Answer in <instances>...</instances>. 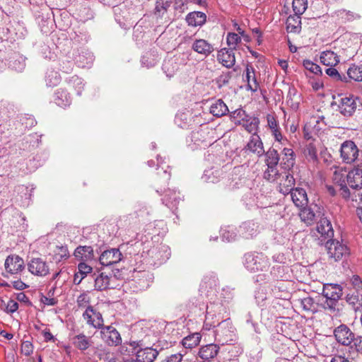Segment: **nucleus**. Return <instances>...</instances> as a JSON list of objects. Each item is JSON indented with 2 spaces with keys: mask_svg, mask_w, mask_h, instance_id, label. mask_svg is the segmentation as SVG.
I'll list each match as a JSON object with an SVG mask.
<instances>
[{
  "mask_svg": "<svg viewBox=\"0 0 362 362\" xmlns=\"http://www.w3.org/2000/svg\"><path fill=\"white\" fill-rule=\"evenodd\" d=\"M244 264L251 272L267 271L269 267L268 258L262 253H247L245 255Z\"/></svg>",
  "mask_w": 362,
  "mask_h": 362,
  "instance_id": "1",
  "label": "nucleus"
},
{
  "mask_svg": "<svg viewBox=\"0 0 362 362\" xmlns=\"http://www.w3.org/2000/svg\"><path fill=\"white\" fill-rule=\"evenodd\" d=\"M69 252L67 247L66 246H60L57 247L55 251V254L54 255V259L57 262H59L63 259H66L69 257Z\"/></svg>",
  "mask_w": 362,
  "mask_h": 362,
  "instance_id": "46",
  "label": "nucleus"
},
{
  "mask_svg": "<svg viewBox=\"0 0 362 362\" xmlns=\"http://www.w3.org/2000/svg\"><path fill=\"white\" fill-rule=\"evenodd\" d=\"M264 155L265 156V163L267 165H278L280 156L276 149L270 148L267 152L264 151Z\"/></svg>",
  "mask_w": 362,
  "mask_h": 362,
  "instance_id": "38",
  "label": "nucleus"
},
{
  "mask_svg": "<svg viewBox=\"0 0 362 362\" xmlns=\"http://www.w3.org/2000/svg\"><path fill=\"white\" fill-rule=\"evenodd\" d=\"M78 273L81 274V278L77 284H79L86 276L92 272V267L84 262H81L78 265Z\"/></svg>",
  "mask_w": 362,
  "mask_h": 362,
  "instance_id": "57",
  "label": "nucleus"
},
{
  "mask_svg": "<svg viewBox=\"0 0 362 362\" xmlns=\"http://www.w3.org/2000/svg\"><path fill=\"white\" fill-rule=\"evenodd\" d=\"M220 347L215 344H209L202 346L199 351V356L204 361L210 362L211 359L214 358L219 352Z\"/></svg>",
  "mask_w": 362,
  "mask_h": 362,
  "instance_id": "17",
  "label": "nucleus"
},
{
  "mask_svg": "<svg viewBox=\"0 0 362 362\" xmlns=\"http://www.w3.org/2000/svg\"><path fill=\"white\" fill-rule=\"evenodd\" d=\"M356 100L354 95L341 98L339 105L340 113L344 116L352 115L357 107Z\"/></svg>",
  "mask_w": 362,
  "mask_h": 362,
  "instance_id": "14",
  "label": "nucleus"
},
{
  "mask_svg": "<svg viewBox=\"0 0 362 362\" xmlns=\"http://www.w3.org/2000/svg\"><path fill=\"white\" fill-rule=\"evenodd\" d=\"M74 256L77 259L87 261L93 259V249L90 246H79L74 251Z\"/></svg>",
  "mask_w": 362,
  "mask_h": 362,
  "instance_id": "32",
  "label": "nucleus"
},
{
  "mask_svg": "<svg viewBox=\"0 0 362 362\" xmlns=\"http://www.w3.org/2000/svg\"><path fill=\"white\" fill-rule=\"evenodd\" d=\"M183 355L180 353L172 354L168 356L165 359L166 362H182Z\"/></svg>",
  "mask_w": 362,
  "mask_h": 362,
  "instance_id": "64",
  "label": "nucleus"
},
{
  "mask_svg": "<svg viewBox=\"0 0 362 362\" xmlns=\"http://www.w3.org/2000/svg\"><path fill=\"white\" fill-rule=\"evenodd\" d=\"M226 40L228 45L230 47V49L233 50L236 48L238 43L241 41L240 37L235 33H229Z\"/></svg>",
  "mask_w": 362,
  "mask_h": 362,
  "instance_id": "51",
  "label": "nucleus"
},
{
  "mask_svg": "<svg viewBox=\"0 0 362 362\" xmlns=\"http://www.w3.org/2000/svg\"><path fill=\"white\" fill-rule=\"evenodd\" d=\"M90 301V298L86 293L80 294L76 299V303L78 307L86 309L87 308V307H92L91 305H89Z\"/></svg>",
  "mask_w": 362,
  "mask_h": 362,
  "instance_id": "53",
  "label": "nucleus"
},
{
  "mask_svg": "<svg viewBox=\"0 0 362 362\" xmlns=\"http://www.w3.org/2000/svg\"><path fill=\"white\" fill-rule=\"evenodd\" d=\"M259 124V119L256 117L252 118L250 121L246 119V123L243 124L245 130L249 133L257 135L256 132Z\"/></svg>",
  "mask_w": 362,
  "mask_h": 362,
  "instance_id": "52",
  "label": "nucleus"
},
{
  "mask_svg": "<svg viewBox=\"0 0 362 362\" xmlns=\"http://www.w3.org/2000/svg\"><path fill=\"white\" fill-rule=\"evenodd\" d=\"M304 155L309 161L315 162L317 159L315 146L312 144L307 145L304 149Z\"/></svg>",
  "mask_w": 362,
  "mask_h": 362,
  "instance_id": "48",
  "label": "nucleus"
},
{
  "mask_svg": "<svg viewBox=\"0 0 362 362\" xmlns=\"http://www.w3.org/2000/svg\"><path fill=\"white\" fill-rule=\"evenodd\" d=\"M293 10L296 15H302L307 8L306 0H293Z\"/></svg>",
  "mask_w": 362,
  "mask_h": 362,
  "instance_id": "47",
  "label": "nucleus"
},
{
  "mask_svg": "<svg viewBox=\"0 0 362 362\" xmlns=\"http://www.w3.org/2000/svg\"><path fill=\"white\" fill-rule=\"evenodd\" d=\"M82 316L88 325L96 329L103 327L104 322L102 314L93 307H87Z\"/></svg>",
  "mask_w": 362,
  "mask_h": 362,
  "instance_id": "7",
  "label": "nucleus"
},
{
  "mask_svg": "<svg viewBox=\"0 0 362 362\" xmlns=\"http://www.w3.org/2000/svg\"><path fill=\"white\" fill-rule=\"evenodd\" d=\"M325 248L329 258L334 262L339 261L349 255L347 246L342 242L332 238L325 242Z\"/></svg>",
  "mask_w": 362,
  "mask_h": 362,
  "instance_id": "2",
  "label": "nucleus"
},
{
  "mask_svg": "<svg viewBox=\"0 0 362 362\" xmlns=\"http://www.w3.org/2000/svg\"><path fill=\"white\" fill-rule=\"evenodd\" d=\"M334 334L336 340L344 346L350 345L355 337V334L345 325H341L335 328Z\"/></svg>",
  "mask_w": 362,
  "mask_h": 362,
  "instance_id": "9",
  "label": "nucleus"
},
{
  "mask_svg": "<svg viewBox=\"0 0 362 362\" xmlns=\"http://www.w3.org/2000/svg\"><path fill=\"white\" fill-rule=\"evenodd\" d=\"M123 255L119 249L112 248L104 251L100 256L99 261L103 266H110L119 262Z\"/></svg>",
  "mask_w": 362,
  "mask_h": 362,
  "instance_id": "10",
  "label": "nucleus"
},
{
  "mask_svg": "<svg viewBox=\"0 0 362 362\" xmlns=\"http://www.w3.org/2000/svg\"><path fill=\"white\" fill-rule=\"evenodd\" d=\"M73 345L81 351L87 350L91 345L90 338L83 333L74 336L71 339Z\"/></svg>",
  "mask_w": 362,
  "mask_h": 362,
  "instance_id": "29",
  "label": "nucleus"
},
{
  "mask_svg": "<svg viewBox=\"0 0 362 362\" xmlns=\"http://www.w3.org/2000/svg\"><path fill=\"white\" fill-rule=\"evenodd\" d=\"M336 15L339 19H341L342 22L344 23L358 20L361 18V16L358 13L345 9L337 11Z\"/></svg>",
  "mask_w": 362,
  "mask_h": 362,
  "instance_id": "39",
  "label": "nucleus"
},
{
  "mask_svg": "<svg viewBox=\"0 0 362 362\" xmlns=\"http://www.w3.org/2000/svg\"><path fill=\"white\" fill-rule=\"evenodd\" d=\"M158 351L151 347L141 349L136 352L137 362H153L157 357Z\"/></svg>",
  "mask_w": 362,
  "mask_h": 362,
  "instance_id": "22",
  "label": "nucleus"
},
{
  "mask_svg": "<svg viewBox=\"0 0 362 362\" xmlns=\"http://www.w3.org/2000/svg\"><path fill=\"white\" fill-rule=\"evenodd\" d=\"M163 203L165 204L169 209L174 210L181 201L180 192H177L174 189H168L165 192L163 198L162 199Z\"/></svg>",
  "mask_w": 362,
  "mask_h": 362,
  "instance_id": "19",
  "label": "nucleus"
},
{
  "mask_svg": "<svg viewBox=\"0 0 362 362\" xmlns=\"http://www.w3.org/2000/svg\"><path fill=\"white\" fill-rule=\"evenodd\" d=\"M286 30L288 33H299L301 30V18L300 15L290 16L286 20Z\"/></svg>",
  "mask_w": 362,
  "mask_h": 362,
  "instance_id": "31",
  "label": "nucleus"
},
{
  "mask_svg": "<svg viewBox=\"0 0 362 362\" xmlns=\"http://www.w3.org/2000/svg\"><path fill=\"white\" fill-rule=\"evenodd\" d=\"M6 271L11 274H17L25 268L23 259L18 255H11L6 257L4 263Z\"/></svg>",
  "mask_w": 362,
  "mask_h": 362,
  "instance_id": "8",
  "label": "nucleus"
},
{
  "mask_svg": "<svg viewBox=\"0 0 362 362\" xmlns=\"http://www.w3.org/2000/svg\"><path fill=\"white\" fill-rule=\"evenodd\" d=\"M101 334L103 340L110 346H116L121 343L122 339L119 333L112 326H103Z\"/></svg>",
  "mask_w": 362,
  "mask_h": 362,
  "instance_id": "12",
  "label": "nucleus"
},
{
  "mask_svg": "<svg viewBox=\"0 0 362 362\" xmlns=\"http://www.w3.org/2000/svg\"><path fill=\"white\" fill-rule=\"evenodd\" d=\"M349 78L356 81H362V66L353 64L347 70Z\"/></svg>",
  "mask_w": 362,
  "mask_h": 362,
  "instance_id": "45",
  "label": "nucleus"
},
{
  "mask_svg": "<svg viewBox=\"0 0 362 362\" xmlns=\"http://www.w3.org/2000/svg\"><path fill=\"white\" fill-rule=\"evenodd\" d=\"M246 148L258 157L264 153L263 143L258 135H252L246 146Z\"/></svg>",
  "mask_w": 362,
  "mask_h": 362,
  "instance_id": "25",
  "label": "nucleus"
},
{
  "mask_svg": "<svg viewBox=\"0 0 362 362\" xmlns=\"http://www.w3.org/2000/svg\"><path fill=\"white\" fill-rule=\"evenodd\" d=\"M234 328L232 325V322L229 319L222 320L220 323H218V328L216 330V336L218 338L219 341L223 343H228L232 340L233 336Z\"/></svg>",
  "mask_w": 362,
  "mask_h": 362,
  "instance_id": "5",
  "label": "nucleus"
},
{
  "mask_svg": "<svg viewBox=\"0 0 362 362\" xmlns=\"http://www.w3.org/2000/svg\"><path fill=\"white\" fill-rule=\"evenodd\" d=\"M54 100L57 105L60 107H66L70 105L71 101L70 95L62 88L56 91Z\"/></svg>",
  "mask_w": 362,
  "mask_h": 362,
  "instance_id": "35",
  "label": "nucleus"
},
{
  "mask_svg": "<svg viewBox=\"0 0 362 362\" xmlns=\"http://www.w3.org/2000/svg\"><path fill=\"white\" fill-rule=\"evenodd\" d=\"M302 208L303 209L299 214L301 221L307 225H311L316 216L314 209H313L311 206L306 207L305 206Z\"/></svg>",
  "mask_w": 362,
  "mask_h": 362,
  "instance_id": "36",
  "label": "nucleus"
},
{
  "mask_svg": "<svg viewBox=\"0 0 362 362\" xmlns=\"http://www.w3.org/2000/svg\"><path fill=\"white\" fill-rule=\"evenodd\" d=\"M316 230L320 234V238H322L321 242L334 237V230L332 223L330 221L325 217L321 218L317 222Z\"/></svg>",
  "mask_w": 362,
  "mask_h": 362,
  "instance_id": "13",
  "label": "nucleus"
},
{
  "mask_svg": "<svg viewBox=\"0 0 362 362\" xmlns=\"http://www.w3.org/2000/svg\"><path fill=\"white\" fill-rule=\"evenodd\" d=\"M172 0H156L153 15L156 18L165 20V22L170 21L168 12L172 5Z\"/></svg>",
  "mask_w": 362,
  "mask_h": 362,
  "instance_id": "15",
  "label": "nucleus"
},
{
  "mask_svg": "<svg viewBox=\"0 0 362 362\" xmlns=\"http://www.w3.org/2000/svg\"><path fill=\"white\" fill-rule=\"evenodd\" d=\"M246 81L247 82V88L252 92H255L259 88V83L257 81L254 68L251 66L246 67Z\"/></svg>",
  "mask_w": 362,
  "mask_h": 362,
  "instance_id": "34",
  "label": "nucleus"
},
{
  "mask_svg": "<svg viewBox=\"0 0 362 362\" xmlns=\"http://www.w3.org/2000/svg\"><path fill=\"white\" fill-rule=\"evenodd\" d=\"M322 295L327 298V305L332 307L341 297L342 289L337 284H325L323 286Z\"/></svg>",
  "mask_w": 362,
  "mask_h": 362,
  "instance_id": "6",
  "label": "nucleus"
},
{
  "mask_svg": "<svg viewBox=\"0 0 362 362\" xmlns=\"http://www.w3.org/2000/svg\"><path fill=\"white\" fill-rule=\"evenodd\" d=\"M281 166L287 170H291L295 165L296 156L294 151L290 148H284L281 151Z\"/></svg>",
  "mask_w": 362,
  "mask_h": 362,
  "instance_id": "21",
  "label": "nucleus"
},
{
  "mask_svg": "<svg viewBox=\"0 0 362 362\" xmlns=\"http://www.w3.org/2000/svg\"><path fill=\"white\" fill-rule=\"evenodd\" d=\"M201 335L198 332L189 334L182 340V344L185 349H191L197 346L201 341Z\"/></svg>",
  "mask_w": 362,
  "mask_h": 362,
  "instance_id": "37",
  "label": "nucleus"
},
{
  "mask_svg": "<svg viewBox=\"0 0 362 362\" xmlns=\"http://www.w3.org/2000/svg\"><path fill=\"white\" fill-rule=\"evenodd\" d=\"M258 232V226L253 221H247L240 226L238 233L240 236L248 239L256 235Z\"/></svg>",
  "mask_w": 362,
  "mask_h": 362,
  "instance_id": "24",
  "label": "nucleus"
},
{
  "mask_svg": "<svg viewBox=\"0 0 362 362\" xmlns=\"http://www.w3.org/2000/svg\"><path fill=\"white\" fill-rule=\"evenodd\" d=\"M346 170L342 168H335V170L333 174V181L338 187V192L339 195L345 199H349L351 197V192L346 186Z\"/></svg>",
  "mask_w": 362,
  "mask_h": 362,
  "instance_id": "3",
  "label": "nucleus"
},
{
  "mask_svg": "<svg viewBox=\"0 0 362 362\" xmlns=\"http://www.w3.org/2000/svg\"><path fill=\"white\" fill-rule=\"evenodd\" d=\"M68 83L76 89L78 95H80L81 94V91L83 88V83L81 78L77 76H73L69 79Z\"/></svg>",
  "mask_w": 362,
  "mask_h": 362,
  "instance_id": "50",
  "label": "nucleus"
},
{
  "mask_svg": "<svg viewBox=\"0 0 362 362\" xmlns=\"http://www.w3.org/2000/svg\"><path fill=\"white\" fill-rule=\"evenodd\" d=\"M60 74L54 70H48L45 76L46 85L49 87L57 86L61 81Z\"/></svg>",
  "mask_w": 362,
  "mask_h": 362,
  "instance_id": "40",
  "label": "nucleus"
},
{
  "mask_svg": "<svg viewBox=\"0 0 362 362\" xmlns=\"http://www.w3.org/2000/svg\"><path fill=\"white\" fill-rule=\"evenodd\" d=\"M230 118L235 124H240L241 121L246 120L247 115L244 110L238 108L230 112Z\"/></svg>",
  "mask_w": 362,
  "mask_h": 362,
  "instance_id": "49",
  "label": "nucleus"
},
{
  "mask_svg": "<svg viewBox=\"0 0 362 362\" xmlns=\"http://www.w3.org/2000/svg\"><path fill=\"white\" fill-rule=\"evenodd\" d=\"M236 233L233 231V230H224L222 233V238L223 240H226L228 242H230L235 240Z\"/></svg>",
  "mask_w": 362,
  "mask_h": 362,
  "instance_id": "62",
  "label": "nucleus"
},
{
  "mask_svg": "<svg viewBox=\"0 0 362 362\" xmlns=\"http://www.w3.org/2000/svg\"><path fill=\"white\" fill-rule=\"evenodd\" d=\"M218 61L226 68H231L235 63V57L233 49L223 48L218 51Z\"/></svg>",
  "mask_w": 362,
  "mask_h": 362,
  "instance_id": "18",
  "label": "nucleus"
},
{
  "mask_svg": "<svg viewBox=\"0 0 362 362\" xmlns=\"http://www.w3.org/2000/svg\"><path fill=\"white\" fill-rule=\"evenodd\" d=\"M346 301L349 305H351L353 309L356 311L359 310L362 308V295L359 296L356 294H348L346 296Z\"/></svg>",
  "mask_w": 362,
  "mask_h": 362,
  "instance_id": "44",
  "label": "nucleus"
},
{
  "mask_svg": "<svg viewBox=\"0 0 362 362\" xmlns=\"http://www.w3.org/2000/svg\"><path fill=\"white\" fill-rule=\"evenodd\" d=\"M267 168L264 172V178L269 182H275L280 177L277 165H267Z\"/></svg>",
  "mask_w": 362,
  "mask_h": 362,
  "instance_id": "43",
  "label": "nucleus"
},
{
  "mask_svg": "<svg viewBox=\"0 0 362 362\" xmlns=\"http://www.w3.org/2000/svg\"><path fill=\"white\" fill-rule=\"evenodd\" d=\"M303 66L305 67V69L315 74L321 73V68L320 67V66L313 63L310 60H304Z\"/></svg>",
  "mask_w": 362,
  "mask_h": 362,
  "instance_id": "59",
  "label": "nucleus"
},
{
  "mask_svg": "<svg viewBox=\"0 0 362 362\" xmlns=\"http://www.w3.org/2000/svg\"><path fill=\"white\" fill-rule=\"evenodd\" d=\"M358 152L359 151L357 146L352 141H346L341 145V158L346 163L355 162L358 158Z\"/></svg>",
  "mask_w": 362,
  "mask_h": 362,
  "instance_id": "4",
  "label": "nucleus"
},
{
  "mask_svg": "<svg viewBox=\"0 0 362 362\" xmlns=\"http://www.w3.org/2000/svg\"><path fill=\"white\" fill-rule=\"evenodd\" d=\"M110 286V277L101 273L95 279V288L98 291H104L109 288Z\"/></svg>",
  "mask_w": 362,
  "mask_h": 362,
  "instance_id": "42",
  "label": "nucleus"
},
{
  "mask_svg": "<svg viewBox=\"0 0 362 362\" xmlns=\"http://www.w3.org/2000/svg\"><path fill=\"white\" fill-rule=\"evenodd\" d=\"M29 272L35 276H45L49 271L45 261L41 258H33L28 264Z\"/></svg>",
  "mask_w": 362,
  "mask_h": 362,
  "instance_id": "11",
  "label": "nucleus"
},
{
  "mask_svg": "<svg viewBox=\"0 0 362 362\" xmlns=\"http://www.w3.org/2000/svg\"><path fill=\"white\" fill-rule=\"evenodd\" d=\"M320 62L327 66H334L339 64V58L334 52L326 50L321 53Z\"/></svg>",
  "mask_w": 362,
  "mask_h": 362,
  "instance_id": "30",
  "label": "nucleus"
},
{
  "mask_svg": "<svg viewBox=\"0 0 362 362\" xmlns=\"http://www.w3.org/2000/svg\"><path fill=\"white\" fill-rule=\"evenodd\" d=\"M326 74L330 76L332 78H333L335 81H346V78L345 76H341L338 71L334 68V66H330L329 68H327L325 71Z\"/></svg>",
  "mask_w": 362,
  "mask_h": 362,
  "instance_id": "54",
  "label": "nucleus"
},
{
  "mask_svg": "<svg viewBox=\"0 0 362 362\" xmlns=\"http://www.w3.org/2000/svg\"><path fill=\"white\" fill-rule=\"evenodd\" d=\"M303 309L305 311L314 312L316 309L314 300L310 297H306L300 302Z\"/></svg>",
  "mask_w": 362,
  "mask_h": 362,
  "instance_id": "56",
  "label": "nucleus"
},
{
  "mask_svg": "<svg viewBox=\"0 0 362 362\" xmlns=\"http://www.w3.org/2000/svg\"><path fill=\"white\" fill-rule=\"evenodd\" d=\"M192 49L198 54L209 56L214 50L211 44L203 39L196 40L192 45Z\"/></svg>",
  "mask_w": 362,
  "mask_h": 362,
  "instance_id": "23",
  "label": "nucleus"
},
{
  "mask_svg": "<svg viewBox=\"0 0 362 362\" xmlns=\"http://www.w3.org/2000/svg\"><path fill=\"white\" fill-rule=\"evenodd\" d=\"M267 120L268 127L271 129L275 140L278 142H280L281 144H284L285 142H287V139H284L280 132L279 124L276 118L273 115H268L267 117Z\"/></svg>",
  "mask_w": 362,
  "mask_h": 362,
  "instance_id": "26",
  "label": "nucleus"
},
{
  "mask_svg": "<svg viewBox=\"0 0 362 362\" xmlns=\"http://www.w3.org/2000/svg\"><path fill=\"white\" fill-rule=\"evenodd\" d=\"M291 198L297 207H303L308 204V197L305 190L302 188H296L290 193Z\"/></svg>",
  "mask_w": 362,
  "mask_h": 362,
  "instance_id": "27",
  "label": "nucleus"
},
{
  "mask_svg": "<svg viewBox=\"0 0 362 362\" xmlns=\"http://www.w3.org/2000/svg\"><path fill=\"white\" fill-rule=\"evenodd\" d=\"M346 183L353 189L362 188V169L356 168L346 175Z\"/></svg>",
  "mask_w": 362,
  "mask_h": 362,
  "instance_id": "16",
  "label": "nucleus"
},
{
  "mask_svg": "<svg viewBox=\"0 0 362 362\" xmlns=\"http://www.w3.org/2000/svg\"><path fill=\"white\" fill-rule=\"evenodd\" d=\"M18 308V304L14 300H9L6 305V312L13 313L16 312Z\"/></svg>",
  "mask_w": 362,
  "mask_h": 362,
  "instance_id": "63",
  "label": "nucleus"
},
{
  "mask_svg": "<svg viewBox=\"0 0 362 362\" xmlns=\"http://www.w3.org/2000/svg\"><path fill=\"white\" fill-rule=\"evenodd\" d=\"M294 186L295 179L290 173L287 172L279 182V190L284 195L289 194L295 189Z\"/></svg>",
  "mask_w": 362,
  "mask_h": 362,
  "instance_id": "20",
  "label": "nucleus"
},
{
  "mask_svg": "<svg viewBox=\"0 0 362 362\" xmlns=\"http://www.w3.org/2000/svg\"><path fill=\"white\" fill-rule=\"evenodd\" d=\"M214 314H211L209 312L206 313V319L204 324V327L210 330L211 328L216 327V322H211V320L214 319Z\"/></svg>",
  "mask_w": 362,
  "mask_h": 362,
  "instance_id": "60",
  "label": "nucleus"
},
{
  "mask_svg": "<svg viewBox=\"0 0 362 362\" xmlns=\"http://www.w3.org/2000/svg\"><path fill=\"white\" fill-rule=\"evenodd\" d=\"M163 252V255H160V259L161 261H165L166 259H168L170 257V250L169 248L165 246V245H163L161 246L160 248H155V249H153L151 250V253L152 255H156L158 252Z\"/></svg>",
  "mask_w": 362,
  "mask_h": 362,
  "instance_id": "58",
  "label": "nucleus"
},
{
  "mask_svg": "<svg viewBox=\"0 0 362 362\" xmlns=\"http://www.w3.org/2000/svg\"><path fill=\"white\" fill-rule=\"evenodd\" d=\"M221 171L219 170L209 169L204 171L202 179L204 182L215 183L219 180Z\"/></svg>",
  "mask_w": 362,
  "mask_h": 362,
  "instance_id": "41",
  "label": "nucleus"
},
{
  "mask_svg": "<svg viewBox=\"0 0 362 362\" xmlns=\"http://www.w3.org/2000/svg\"><path fill=\"white\" fill-rule=\"evenodd\" d=\"M232 76V72L231 71H227L224 72L222 74H221L216 80V83L218 88H221L223 86L227 85Z\"/></svg>",
  "mask_w": 362,
  "mask_h": 362,
  "instance_id": "55",
  "label": "nucleus"
},
{
  "mask_svg": "<svg viewBox=\"0 0 362 362\" xmlns=\"http://www.w3.org/2000/svg\"><path fill=\"white\" fill-rule=\"evenodd\" d=\"M33 347L30 342L26 341H24L21 345V351L25 356H29L33 353Z\"/></svg>",
  "mask_w": 362,
  "mask_h": 362,
  "instance_id": "61",
  "label": "nucleus"
},
{
  "mask_svg": "<svg viewBox=\"0 0 362 362\" xmlns=\"http://www.w3.org/2000/svg\"><path fill=\"white\" fill-rule=\"evenodd\" d=\"M206 20V16L204 13L200 11H193L188 13L186 16V21L190 26H201L204 25Z\"/></svg>",
  "mask_w": 362,
  "mask_h": 362,
  "instance_id": "28",
  "label": "nucleus"
},
{
  "mask_svg": "<svg viewBox=\"0 0 362 362\" xmlns=\"http://www.w3.org/2000/svg\"><path fill=\"white\" fill-rule=\"evenodd\" d=\"M228 112L227 105L221 99L216 100L210 107V112L218 117L225 115Z\"/></svg>",
  "mask_w": 362,
  "mask_h": 362,
  "instance_id": "33",
  "label": "nucleus"
}]
</instances>
